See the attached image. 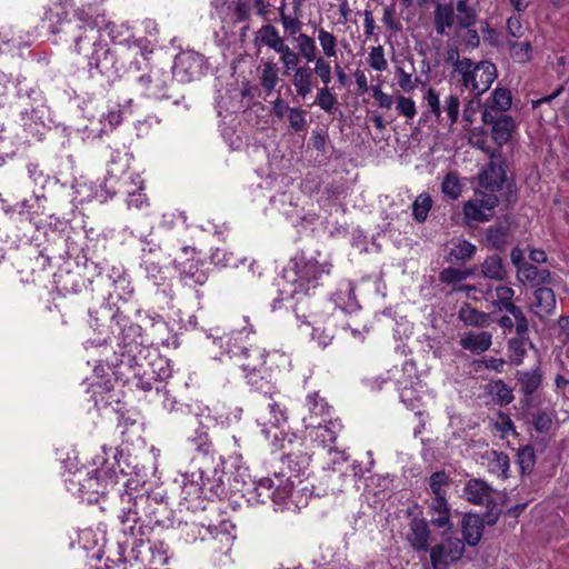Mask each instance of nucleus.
Here are the masks:
<instances>
[{
    "instance_id": "nucleus-1",
    "label": "nucleus",
    "mask_w": 569,
    "mask_h": 569,
    "mask_svg": "<svg viewBox=\"0 0 569 569\" xmlns=\"http://www.w3.org/2000/svg\"><path fill=\"white\" fill-rule=\"evenodd\" d=\"M252 332L251 328H243L222 337L209 336L212 338V345L221 350L216 358L227 356L233 360L246 373L247 382L257 390V423L264 438L281 450H286L295 442L301 445L300 439L289 432L283 396L261 375L267 352L263 348L249 343V336Z\"/></svg>"
},
{
    "instance_id": "nucleus-2",
    "label": "nucleus",
    "mask_w": 569,
    "mask_h": 569,
    "mask_svg": "<svg viewBox=\"0 0 569 569\" xmlns=\"http://www.w3.org/2000/svg\"><path fill=\"white\" fill-rule=\"evenodd\" d=\"M102 18H92L84 9L74 11L73 19H69L66 12L57 13L56 20L51 22L52 33L73 34L76 49L79 53L84 51V43L92 46V52L88 56V66L96 69L108 80H114L126 70V57L123 52L111 50L101 39Z\"/></svg>"
},
{
    "instance_id": "nucleus-3",
    "label": "nucleus",
    "mask_w": 569,
    "mask_h": 569,
    "mask_svg": "<svg viewBox=\"0 0 569 569\" xmlns=\"http://www.w3.org/2000/svg\"><path fill=\"white\" fill-rule=\"evenodd\" d=\"M310 456L302 451H289L281 459V469L274 472V479L261 478L256 487L258 500L264 502L272 499L276 505H282L291 496L295 480L306 473L309 468Z\"/></svg>"
},
{
    "instance_id": "nucleus-4",
    "label": "nucleus",
    "mask_w": 569,
    "mask_h": 569,
    "mask_svg": "<svg viewBox=\"0 0 569 569\" xmlns=\"http://www.w3.org/2000/svg\"><path fill=\"white\" fill-rule=\"evenodd\" d=\"M497 76V68L492 62L488 60L473 62L469 58H463L455 78L463 90L478 99L490 89Z\"/></svg>"
},
{
    "instance_id": "nucleus-5",
    "label": "nucleus",
    "mask_w": 569,
    "mask_h": 569,
    "mask_svg": "<svg viewBox=\"0 0 569 569\" xmlns=\"http://www.w3.org/2000/svg\"><path fill=\"white\" fill-rule=\"evenodd\" d=\"M147 505H157V501L144 493L133 496L130 492H124L121 495L122 507L118 517L124 533L134 537L140 530L137 525L143 521V518L150 520L153 518L154 510H147Z\"/></svg>"
},
{
    "instance_id": "nucleus-6",
    "label": "nucleus",
    "mask_w": 569,
    "mask_h": 569,
    "mask_svg": "<svg viewBox=\"0 0 569 569\" xmlns=\"http://www.w3.org/2000/svg\"><path fill=\"white\" fill-rule=\"evenodd\" d=\"M465 552V542L445 531L441 540L431 545L427 553H429L431 569H449L462 559Z\"/></svg>"
},
{
    "instance_id": "nucleus-7",
    "label": "nucleus",
    "mask_w": 569,
    "mask_h": 569,
    "mask_svg": "<svg viewBox=\"0 0 569 569\" xmlns=\"http://www.w3.org/2000/svg\"><path fill=\"white\" fill-rule=\"evenodd\" d=\"M297 300L295 309L297 320L301 325L311 327L312 337L318 340L321 347H327L333 338V331L328 328L321 329V326L326 322L325 316L316 310H310V308L316 309L317 306L312 305L309 299H299L298 297Z\"/></svg>"
},
{
    "instance_id": "nucleus-8",
    "label": "nucleus",
    "mask_w": 569,
    "mask_h": 569,
    "mask_svg": "<svg viewBox=\"0 0 569 569\" xmlns=\"http://www.w3.org/2000/svg\"><path fill=\"white\" fill-rule=\"evenodd\" d=\"M425 101L429 112L433 114L438 122L443 120L442 111L447 116L449 126H452L458 121L460 111V101L458 96H447L443 100V104H441L439 93L433 88H429L425 94Z\"/></svg>"
},
{
    "instance_id": "nucleus-9",
    "label": "nucleus",
    "mask_w": 569,
    "mask_h": 569,
    "mask_svg": "<svg viewBox=\"0 0 569 569\" xmlns=\"http://www.w3.org/2000/svg\"><path fill=\"white\" fill-rule=\"evenodd\" d=\"M330 268L310 260L300 266L297 270L295 296H309L311 289H316L323 274H329Z\"/></svg>"
},
{
    "instance_id": "nucleus-10",
    "label": "nucleus",
    "mask_w": 569,
    "mask_h": 569,
    "mask_svg": "<svg viewBox=\"0 0 569 569\" xmlns=\"http://www.w3.org/2000/svg\"><path fill=\"white\" fill-rule=\"evenodd\" d=\"M76 477L82 493L104 495L109 485L116 482V472L112 468H96L86 472V478H82V471H78Z\"/></svg>"
},
{
    "instance_id": "nucleus-11",
    "label": "nucleus",
    "mask_w": 569,
    "mask_h": 569,
    "mask_svg": "<svg viewBox=\"0 0 569 569\" xmlns=\"http://www.w3.org/2000/svg\"><path fill=\"white\" fill-rule=\"evenodd\" d=\"M498 204L495 193L480 192L475 199L467 201L463 206V214L467 220L483 222L489 221L493 216V209Z\"/></svg>"
},
{
    "instance_id": "nucleus-12",
    "label": "nucleus",
    "mask_w": 569,
    "mask_h": 569,
    "mask_svg": "<svg viewBox=\"0 0 569 569\" xmlns=\"http://www.w3.org/2000/svg\"><path fill=\"white\" fill-rule=\"evenodd\" d=\"M481 119L483 123L491 126V138L498 147H502L511 139L512 132L516 130V122L512 117L495 116L491 111L482 112Z\"/></svg>"
},
{
    "instance_id": "nucleus-13",
    "label": "nucleus",
    "mask_w": 569,
    "mask_h": 569,
    "mask_svg": "<svg viewBox=\"0 0 569 569\" xmlns=\"http://www.w3.org/2000/svg\"><path fill=\"white\" fill-rule=\"evenodd\" d=\"M431 529L429 522L422 518H413L409 522L407 540L413 551L427 553L431 546Z\"/></svg>"
},
{
    "instance_id": "nucleus-14",
    "label": "nucleus",
    "mask_w": 569,
    "mask_h": 569,
    "mask_svg": "<svg viewBox=\"0 0 569 569\" xmlns=\"http://www.w3.org/2000/svg\"><path fill=\"white\" fill-rule=\"evenodd\" d=\"M202 57L194 52H183L176 58L173 74L181 81H191L202 73Z\"/></svg>"
},
{
    "instance_id": "nucleus-15",
    "label": "nucleus",
    "mask_w": 569,
    "mask_h": 569,
    "mask_svg": "<svg viewBox=\"0 0 569 569\" xmlns=\"http://www.w3.org/2000/svg\"><path fill=\"white\" fill-rule=\"evenodd\" d=\"M462 491L463 497L473 505L486 506L487 508H490V505L496 503L495 489L481 479L468 480Z\"/></svg>"
},
{
    "instance_id": "nucleus-16",
    "label": "nucleus",
    "mask_w": 569,
    "mask_h": 569,
    "mask_svg": "<svg viewBox=\"0 0 569 569\" xmlns=\"http://www.w3.org/2000/svg\"><path fill=\"white\" fill-rule=\"evenodd\" d=\"M430 523L439 529L450 532L453 529L451 507L446 497H433L429 503Z\"/></svg>"
},
{
    "instance_id": "nucleus-17",
    "label": "nucleus",
    "mask_w": 569,
    "mask_h": 569,
    "mask_svg": "<svg viewBox=\"0 0 569 569\" xmlns=\"http://www.w3.org/2000/svg\"><path fill=\"white\" fill-rule=\"evenodd\" d=\"M340 427L339 422L332 421L331 418H328L327 422L307 420L306 428L310 429V437H313L315 441H318L322 447H327L335 442Z\"/></svg>"
},
{
    "instance_id": "nucleus-18",
    "label": "nucleus",
    "mask_w": 569,
    "mask_h": 569,
    "mask_svg": "<svg viewBox=\"0 0 569 569\" xmlns=\"http://www.w3.org/2000/svg\"><path fill=\"white\" fill-rule=\"evenodd\" d=\"M485 520L479 515L467 513L461 521V533L465 546L476 547L482 538Z\"/></svg>"
},
{
    "instance_id": "nucleus-19",
    "label": "nucleus",
    "mask_w": 569,
    "mask_h": 569,
    "mask_svg": "<svg viewBox=\"0 0 569 569\" xmlns=\"http://www.w3.org/2000/svg\"><path fill=\"white\" fill-rule=\"evenodd\" d=\"M296 93L300 98L310 94L316 86L313 69L308 64L300 66L290 76Z\"/></svg>"
},
{
    "instance_id": "nucleus-20",
    "label": "nucleus",
    "mask_w": 569,
    "mask_h": 569,
    "mask_svg": "<svg viewBox=\"0 0 569 569\" xmlns=\"http://www.w3.org/2000/svg\"><path fill=\"white\" fill-rule=\"evenodd\" d=\"M506 181V171L500 164L488 163L479 174V183L485 189L495 193L502 188Z\"/></svg>"
},
{
    "instance_id": "nucleus-21",
    "label": "nucleus",
    "mask_w": 569,
    "mask_h": 569,
    "mask_svg": "<svg viewBox=\"0 0 569 569\" xmlns=\"http://www.w3.org/2000/svg\"><path fill=\"white\" fill-rule=\"evenodd\" d=\"M533 296V301L530 303L531 311L540 319L551 315L556 308V297L552 289L538 288Z\"/></svg>"
},
{
    "instance_id": "nucleus-22",
    "label": "nucleus",
    "mask_w": 569,
    "mask_h": 569,
    "mask_svg": "<svg viewBox=\"0 0 569 569\" xmlns=\"http://www.w3.org/2000/svg\"><path fill=\"white\" fill-rule=\"evenodd\" d=\"M306 407L309 412L302 419L306 427L307 420L327 422V419L330 418V407L326 400L318 395V392H313L307 396Z\"/></svg>"
},
{
    "instance_id": "nucleus-23",
    "label": "nucleus",
    "mask_w": 569,
    "mask_h": 569,
    "mask_svg": "<svg viewBox=\"0 0 569 569\" xmlns=\"http://www.w3.org/2000/svg\"><path fill=\"white\" fill-rule=\"evenodd\" d=\"M492 345V335L488 331L467 332L460 338V346L472 352L482 353Z\"/></svg>"
},
{
    "instance_id": "nucleus-24",
    "label": "nucleus",
    "mask_w": 569,
    "mask_h": 569,
    "mask_svg": "<svg viewBox=\"0 0 569 569\" xmlns=\"http://www.w3.org/2000/svg\"><path fill=\"white\" fill-rule=\"evenodd\" d=\"M254 41L259 42L278 53L286 46L284 38L280 34L279 30L272 24H263L256 32Z\"/></svg>"
},
{
    "instance_id": "nucleus-25",
    "label": "nucleus",
    "mask_w": 569,
    "mask_h": 569,
    "mask_svg": "<svg viewBox=\"0 0 569 569\" xmlns=\"http://www.w3.org/2000/svg\"><path fill=\"white\" fill-rule=\"evenodd\" d=\"M511 102V92L508 89L497 88L487 99L482 112L491 111L495 116H505Z\"/></svg>"
},
{
    "instance_id": "nucleus-26",
    "label": "nucleus",
    "mask_w": 569,
    "mask_h": 569,
    "mask_svg": "<svg viewBox=\"0 0 569 569\" xmlns=\"http://www.w3.org/2000/svg\"><path fill=\"white\" fill-rule=\"evenodd\" d=\"M472 274L471 269H458L453 267H448L441 270L439 273V280L441 283L451 287L452 292H458L465 290L466 287H462V281L468 279Z\"/></svg>"
},
{
    "instance_id": "nucleus-27",
    "label": "nucleus",
    "mask_w": 569,
    "mask_h": 569,
    "mask_svg": "<svg viewBox=\"0 0 569 569\" xmlns=\"http://www.w3.org/2000/svg\"><path fill=\"white\" fill-rule=\"evenodd\" d=\"M458 318L465 325L478 328L487 327L490 321V316L488 313L477 310L469 303H463L460 307Z\"/></svg>"
},
{
    "instance_id": "nucleus-28",
    "label": "nucleus",
    "mask_w": 569,
    "mask_h": 569,
    "mask_svg": "<svg viewBox=\"0 0 569 569\" xmlns=\"http://www.w3.org/2000/svg\"><path fill=\"white\" fill-rule=\"evenodd\" d=\"M507 48L510 58L517 63H527L533 58V47L530 40L517 41L516 39L507 40Z\"/></svg>"
},
{
    "instance_id": "nucleus-29",
    "label": "nucleus",
    "mask_w": 569,
    "mask_h": 569,
    "mask_svg": "<svg viewBox=\"0 0 569 569\" xmlns=\"http://www.w3.org/2000/svg\"><path fill=\"white\" fill-rule=\"evenodd\" d=\"M481 273L485 278L490 280H505L507 278V270L501 257L498 254L487 257L481 263Z\"/></svg>"
},
{
    "instance_id": "nucleus-30",
    "label": "nucleus",
    "mask_w": 569,
    "mask_h": 569,
    "mask_svg": "<svg viewBox=\"0 0 569 569\" xmlns=\"http://www.w3.org/2000/svg\"><path fill=\"white\" fill-rule=\"evenodd\" d=\"M457 23V19L453 13L452 4L437 6L435 9V28L438 34L445 36L447 29H450Z\"/></svg>"
},
{
    "instance_id": "nucleus-31",
    "label": "nucleus",
    "mask_w": 569,
    "mask_h": 569,
    "mask_svg": "<svg viewBox=\"0 0 569 569\" xmlns=\"http://www.w3.org/2000/svg\"><path fill=\"white\" fill-rule=\"evenodd\" d=\"M527 346H531L528 333H516V337L508 341L511 363L515 366L522 363L527 353Z\"/></svg>"
},
{
    "instance_id": "nucleus-32",
    "label": "nucleus",
    "mask_w": 569,
    "mask_h": 569,
    "mask_svg": "<svg viewBox=\"0 0 569 569\" xmlns=\"http://www.w3.org/2000/svg\"><path fill=\"white\" fill-rule=\"evenodd\" d=\"M488 467L490 472L506 479L510 468V460L507 453L492 450L488 453Z\"/></svg>"
},
{
    "instance_id": "nucleus-33",
    "label": "nucleus",
    "mask_w": 569,
    "mask_h": 569,
    "mask_svg": "<svg viewBox=\"0 0 569 569\" xmlns=\"http://www.w3.org/2000/svg\"><path fill=\"white\" fill-rule=\"evenodd\" d=\"M279 81V68L277 63L272 60L263 62L260 74V84L263 90L268 93L273 91Z\"/></svg>"
},
{
    "instance_id": "nucleus-34",
    "label": "nucleus",
    "mask_w": 569,
    "mask_h": 569,
    "mask_svg": "<svg viewBox=\"0 0 569 569\" xmlns=\"http://www.w3.org/2000/svg\"><path fill=\"white\" fill-rule=\"evenodd\" d=\"M518 278L520 280H527L531 283L539 284L549 281L550 272L546 269L540 270L529 263H522L518 267Z\"/></svg>"
},
{
    "instance_id": "nucleus-35",
    "label": "nucleus",
    "mask_w": 569,
    "mask_h": 569,
    "mask_svg": "<svg viewBox=\"0 0 569 569\" xmlns=\"http://www.w3.org/2000/svg\"><path fill=\"white\" fill-rule=\"evenodd\" d=\"M453 6V13L457 19V24L460 28H470L477 22V12L468 3L456 1Z\"/></svg>"
},
{
    "instance_id": "nucleus-36",
    "label": "nucleus",
    "mask_w": 569,
    "mask_h": 569,
    "mask_svg": "<svg viewBox=\"0 0 569 569\" xmlns=\"http://www.w3.org/2000/svg\"><path fill=\"white\" fill-rule=\"evenodd\" d=\"M517 375L521 391L527 396H531L541 385V373L539 369L519 371Z\"/></svg>"
},
{
    "instance_id": "nucleus-37",
    "label": "nucleus",
    "mask_w": 569,
    "mask_h": 569,
    "mask_svg": "<svg viewBox=\"0 0 569 569\" xmlns=\"http://www.w3.org/2000/svg\"><path fill=\"white\" fill-rule=\"evenodd\" d=\"M173 263L174 267L181 271V277L186 282L191 280L196 284H203L207 281L206 273L198 268L196 262H190L188 266H183L177 258H174Z\"/></svg>"
},
{
    "instance_id": "nucleus-38",
    "label": "nucleus",
    "mask_w": 569,
    "mask_h": 569,
    "mask_svg": "<svg viewBox=\"0 0 569 569\" xmlns=\"http://www.w3.org/2000/svg\"><path fill=\"white\" fill-rule=\"evenodd\" d=\"M279 61L282 66L283 76H290L297 68H299L300 54L289 46H286L278 52Z\"/></svg>"
},
{
    "instance_id": "nucleus-39",
    "label": "nucleus",
    "mask_w": 569,
    "mask_h": 569,
    "mask_svg": "<svg viewBox=\"0 0 569 569\" xmlns=\"http://www.w3.org/2000/svg\"><path fill=\"white\" fill-rule=\"evenodd\" d=\"M156 81L152 86L147 88V96L154 99L169 98L167 92L168 83L171 81V77L168 72L163 73L160 71L154 72Z\"/></svg>"
},
{
    "instance_id": "nucleus-40",
    "label": "nucleus",
    "mask_w": 569,
    "mask_h": 569,
    "mask_svg": "<svg viewBox=\"0 0 569 569\" xmlns=\"http://www.w3.org/2000/svg\"><path fill=\"white\" fill-rule=\"evenodd\" d=\"M298 53L307 61L312 62L317 57L318 48L313 38L306 33H299L297 38Z\"/></svg>"
},
{
    "instance_id": "nucleus-41",
    "label": "nucleus",
    "mask_w": 569,
    "mask_h": 569,
    "mask_svg": "<svg viewBox=\"0 0 569 569\" xmlns=\"http://www.w3.org/2000/svg\"><path fill=\"white\" fill-rule=\"evenodd\" d=\"M432 207V199L429 193H420L412 203V216L416 221L425 222Z\"/></svg>"
},
{
    "instance_id": "nucleus-42",
    "label": "nucleus",
    "mask_w": 569,
    "mask_h": 569,
    "mask_svg": "<svg viewBox=\"0 0 569 569\" xmlns=\"http://www.w3.org/2000/svg\"><path fill=\"white\" fill-rule=\"evenodd\" d=\"M441 191L450 199L457 200L462 192V183L456 172H449L441 182Z\"/></svg>"
},
{
    "instance_id": "nucleus-43",
    "label": "nucleus",
    "mask_w": 569,
    "mask_h": 569,
    "mask_svg": "<svg viewBox=\"0 0 569 569\" xmlns=\"http://www.w3.org/2000/svg\"><path fill=\"white\" fill-rule=\"evenodd\" d=\"M395 73L397 84L403 92H412L417 88L418 78L413 76V67L411 68V71H406L403 67L396 66Z\"/></svg>"
},
{
    "instance_id": "nucleus-44",
    "label": "nucleus",
    "mask_w": 569,
    "mask_h": 569,
    "mask_svg": "<svg viewBox=\"0 0 569 569\" xmlns=\"http://www.w3.org/2000/svg\"><path fill=\"white\" fill-rule=\"evenodd\" d=\"M318 41L327 59L337 57V38L331 32L320 28L318 30Z\"/></svg>"
},
{
    "instance_id": "nucleus-45",
    "label": "nucleus",
    "mask_w": 569,
    "mask_h": 569,
    "mask_svg": "<svg viewBox=\"0 0 569 569\" xmlns=\"http://www.w3.org/2000/svg\"><path fill=\"white\" fill-rule=\"evenodd\" d=\"M496 300L492 301L495 308L499 310H507L512 302L515 290L509 286H498L495 289Z\"/></svg>"
},
{
    "instance_id": "nucleus-46",
    "label": "nucleus",
    "mask_w": 569,
    "mask_h": 569,
    "mask_svg": "<svg viewBox=\"0 0 569 569\" xmlns=\"http://www.w3.org/2000/svg\"><path fill=\"white\" fill-rule=\"evenodd\" d=\"M487 241L495 249H502L508 242V227L492 226L487 231Z\"/></svg>"
},
{
    "instance_id": "nucleus-47",
    "label": "nucleus",
    "mask_w": 569,
    "mask_h": 569,
    "mask_svg": "<svg viewBox=\"0 0 569 569\" xmlns=\"http://www.w3.org/2000/svg\"><path fill=\"white\" fill-rule=\"evenodd\" d=\"M517 462L521 473H530L536 463V453L531 446H525L518 450Z\"/></svg>"
},
{
    "instance_id": "nucleus-48",
    "label": "nucleus",
    "mask_w": 569,
    "mask_h": 569,
    "mask_svg": "<svg viewBox=\"0 0 569 569\" xmlns=\"http://www.w3.org/2000/svg\"><path fill=\"white\" fill-rule=\"evenodd\" d=\"M476 246L468 240H459L450 250V256L458 261H467L476 253Z\"/></svg>"
},
{
    "instance_id": "nucleus-49",
    "label": "nucleus",
    "mask_w": 569,
    "mask_h": 569,
    "mask_svg": "<svg viewBox=\"0 0 569 569\" xmlns=\"http://www.w3.org/2000/svg\"><path fill=\"white\" fill-rule=\"evenodd\" d=\"M489 392L500 405H509L513 400L512 390L502 380L490 383Z\"/></svg>"
},
{
    "instance_id": "nucleus-50",
    "label": "nucleus",
    "mask_w": 569,
    "mask_h": 569,
    "mask_svg": "<svg viewBox=\"0 0 569 569\" xmlns=\"http://www.w3.org/2000/svg\"><path fill=\"white\" fill-rule=\"evenodd\" d=\"M90 16L92 18L103 19V22L101 23V36L103 33H107L112 41L119 40L121 42V38L129 31V28L127 26L116 24L114 22L107 21L103 16Z\"/></svg>"
},
{
    "instance_id": "nucleus-51",
    "label": "nucleus",
    "mask_w": 569,
    "mask_h": 569,
    "mask_svg": "<svg viewBox=\"0 0 569 569\" xmlns=\"http://www.w3.org/2000/svg\"><path fill=\"white\" fill-rule=\"evenodd\" d=\"M315 63L313 74L318 77L323 86H329L332 80V68L325 57H318L312 60Z\"/></svg>"
},
{
    "instance_id": "nucleus-52",
    "label": "nucleus",
    "mask_w": 569,
    "mask_h": 569,
    "mask_svg": "<svg viewBox=\"0 0 569 569\" xmlns=\"http://www.w3.org/2000/svg\"><path fill=\"white\" fill-rule=\"evenodd\" d=\"M449 485V478L445 471L433 472L429 477V489L433 497H446V487Z\"/></svg>"
},
{
    "instance_id": "nucleus-53",
    "label": "nucleus",
    "mask_w": 569,
    "mask_h": 569,
    "mask_svg": "<svg viewBox=\"0 0 569 569\" xmlns=\"http://www.w3.org/2000/svg\"><path fill=\"white\" fill-rule=\"evenodd\" d=\"M336 102V97L332 94L329 86H323L318 89L315 103L318 104L323 111L331 112Z\"/></svg>"
},
{
    "instance_id": "nucleus-54",
    "label": "nucleus",
    "mask_w": 569,
    "mask_h": 569,
    "mask_svg": "<svg viewBox=\"0 0 569 569\" xmlns=\"http://www.w3.org/2000/svg\"><path fill=\"white\" fill-rule=\"evenodd\" d=\"M368 63L376 71L387 70L388 61L385 58V50L382 46L371 48L368 57Z\"/></svg>"
},
{
    "instance_id": "nucleus-55",
    "label": "nucleus",
    "mask_w": 569,
    "mask_h": 569,
    "mask_svg": "<svg viewBox=\"0 0 569 569\" xmlns=\"http://www.w3.org/2000/svg\"><path fill=\"white\" fill-rule=\"evenodd\" d=\"M513 317L516 333H528L529 323L520 307L512 305L506 310Z\"/></svg>"
},
{
    "instance_id": "nucleus-56",
    "label": "nucleus",
    "mask_w": 569,
    "mask_h": 569,
    "mask_svg": "<svg viewBox=\"0 0 569 569\" xmlns=\"http://www.w3.org/2000/svg\"><path fill=\"white\" fill-rule=\"evenodd\" d=\"M289 123L296 132H301L307 128L306 111L301 108L289 109Z\"/></svg>"
},
{
    "instance_id": "nucleus-57",
    "label": "nucleus",
    "mask_w": 569,
    "mask_h": 569,
    "mask_svg": "<svg viewBox=\"0 0 569 569\" xmlns=\"http://www.w3.org/2000/svg\"><path fill=\"white\" fill-rule=\"evenodd\" d=\"M396 109L399 112V114L408 119H412L417 113L415 101L411 98L405 96L397 97Z\"/></svg>"
},
{
    "instance_id": "nucleus-58",
    "label": "nucleus",
    "mask_w": 569,
    "mask_h": 569,
    "mask_svg": "<svg viewBox=\"0 0 569 569\" xmlns=\"http://www.w3.org/2000/svg\"><path fill=\"white\" fill-rule=\"evenodd\" d=\"M280 22L283 29L292 36L299 33L302 28V22L299 18L286 14L283 7L280 8Z\"/></svg>"
},
{
    "instance_id": "nucleus-59",
    "label": "nucleus",
    "mask_w": 569,
    "mask_h": 569,
    "mask_svg": "<svg viewBox=\"0 0 569 569\" xmlns=\"http://www.w3.org/2000/svg\"><path fill=\"white\" fill-rule=\"evenodd\" d=\"M382 22L391 31L398 32L402 29L401 23L396 19L395 6H388L383 9Z\"/></svg>"
},
{
    "instance_id": "nucleus-60",
    "label": "nucleus",
    "mask_w": 569,
    "mask_h": 569,
    "mask_svg": "<svg viewBox=\"0 0 569 569\" xmlns=\"http://www.w3.org/2000/svg\"><path fill=\"white\" fill-rule=\"evenodd\" d=\"M507 32L508 34L515 39H520L525 34V28L522 26L521 19L518 16H512L507 20Z\"/></svg>"
},
{
    "instance_id": "nucleus-61",
    "label": "nucleus",
    "mask_w": 569,
    "mask_h": 569,
    "mask_svg": "<svg viewBox=\"0 0 569 569\" xmlns=\"http://www.w3.org/2000/svg\"><path fill=\"white\" fill-rule=\"evenodd\" d=\"M144 270L147 272V277L152 279L157 286H159L160 281L164 279L162 267L159 266L158 262L144 260Z\"/></svg>"
},
{
    "instance_id": "nucleus-62",
    "label": "nucleus",
    "mask_w": 569,
    "mask_h": 569,
    "mask_svg": "<svg viewBox=\"0 0 569 569\" xmlns=\"http://www.w3.org/2000/svg\"><path fill=\"white\" fill-rule=\"evenodd\" d=\"M251 4L248 0H237L234 4V17L237 21H247L250 18Z\"/></svg>"
},
{
    "instance_id": "nucleus-63",
    "label": "nucleus",
    "mask_w": 569,
    "mask_h": 569,
    "mask_svg": "<svg viewBox=\"0 0 569 569\" xmlns=\"http://www.w3.org/2000/svg\"><path fill=\"white\" fill-rule=\"evenodd\" d=\"M140 329L141 328L139 326L131 325L126 330L122 331V342H123L124 347L128 348L129 352H132L133 345L137 347L138 343L134 341V339L128 341V338H130L131 336L133 338L137 336H140Z\"/></svg>"
},
{
    "instance_id": "nucleus-64",
    "label": "nucleus",
    "mask_w": 569,
    "mask_h": 569,
    "mask_svg": "<svg viewBox=\"0 0 569 569\" xmlns=\"http://www.w3.org/2000/svg\"><path fill=\"white\" fill-rule=\"evenodd\" d=\"M485 366L486 369L492 370L495 372L501 373L503 372L506 361L502 358H483L479 361Z\"/></svg>"
}]
</instances>
